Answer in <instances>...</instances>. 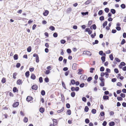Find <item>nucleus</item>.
Returning a JSON list of instances; mask_svg holds the SVG:
<instances>
[{
    "label": "nucleus",
    "instance_id": "f257e3e1",
    "mask_svg": "<svg viewBox=\"0 0 126 126\" xmlns=\"http://www.w3.org/2000/svg\"><path fill=\"white\" fill-rule=\"evenodd\" d=\"M85 30L86 32H88L89 34H91L92 32V31L90 30V29L89 28H86Z\"/></svg>",
    "mask_w": 126,
    "mask_h": 126
},
{
    "label": "nucleus",
    "instance_id": "f03ea898",
    "mask_svg": "<svg viewBox=\"0 0 126 126\" xmlns=\"http://www.w3.org/2000/svg\"><path fill=\"white\" fill-rule=\"evenodd\" d=\"M32 99L33 98L32 97L28 96L27 97L26 100L27 101L29 102L31 100H32Z\"/></svg>",
    "mask_w": 126,
    "mask_h": 126
},
{
    "label": "nucleus",
    "instance_id": "7ed1b4c3",
    "mask_svg": "<svg viewBox=\"0 0 126 126\" xmlns=\"http://www.w3.org/2000/svg\"><path fill=\"white\" fill-rule=\"evenodd\" d=\"M77 67V64L75 63H74L72 66V68L73 69L76 70Z\"/></svg>",
    "mask_w": 126,
    "mask_h": 126
},
{
    "label": "nucleus",
    "instance_id": "20e7f679",
    "mask_svg": "<svg viewBox=\"0 0 126 126\" xmlns=\"http://www.w3.org/2000/svg\"><path fill=\"white\" fill-rule=\"evenodd\" d=\"M19 104V103L18 102H16L13 104V106L14 107H16L18 106Z\"/></svg>",
    "mask_w": 126,
    "mask_h": 126
},
{
    "label": "nucleus",
    "instance_id": "39448f33",
    "mask_svg": "<svg viewBox=\"0 0 126 126\" xmlns=\"http://www.w3.org/2000/svg\"><path fill=\"white\" fill-rule=\"evenodd\" d=\"M32 88L33 89L36 90L38 88V86L36 85H33L32 86Z\"/></svg>",
    "mask_w": 126,
    "mask_h": 126
},
{
    "label": "nucleus",
    "instance_id": "423d86ee",
    "mask_svg": "<svg viewBox=\"0 0 126 126\" xmlns=\"http://www.w3.org/2000/svg\"><path fill=\"white\" fill-rule=\"evenodd\" d=\"M85 52V54L89 56H91V53L90 51H84V52Z\"/></svg>",
    "mask_w": 126,
    "mask_h": 126
},
{
    "label": "nucleus",
    "instance_id": "0eeeda50",
    "mask_svg": "<svg viewBox=\"0 0 126 126\" xmlns=\"http://www.w3.org/2000/svg\"><path fill=\"white\" fill-rule=\"evenodd\" d=\"M22 83V81L20 79H18L16 83L18 85H20Z\"/></svg>",
    "mask_w": 126,
    "mask_h": 126
},
{
    "label": "nucleus",
    "instance_id": "6e6552de",
    "mask_svg": "<svg viewBox=\"0 0 126 126\" xmlns=\"http://www.w3.org/2000/svg\"><path fill=\"white\" fill-rule=\"evenodd\" d=\"M49 13V11L48 10H46L43 13V15L45 16H47Z\"/></svg>",
    "mask_w": 126,
    "mask_h": 126
},
{
    "label": "nucleus",
    "instance_id": "1a4fd4ad",
    "mask_svg": "<svg viewBox=\"0 0 126 126\" xmlns=\"http://www.w3.org/2000/svg\"><path fill=\"white\" fill-rule=\"evenodd\" d=\"M109 97L107 95H104L103 97V99L104 100H109Z\"/></svg>",
    "mask_w": 126,
    "mask_h": 126
},
{
    "label": "nucleus",
    "instance_id": "9d476101",
    "mask_svg": "<svg viewBox=\"0 0 126 126\" xmlns=\"http://www.w3.org/2000/svg\"><path fill=\"white\" fill-rule=\"evenodd\" d=\"M80 77L84 80L86 79L87 78V77L85 75H81Z\"/></svg>",
    "mask_w": 126,
    "mask_h": 126
},
{
    "label": "nucleus",
    "instance_id": "9b49d317",
    "mask_svg": "<svg viewBox=\"0 0 126 126\" xmlns=\"http://www.w3.org/2000/svg\"><path fill=\"white\" fill-rule=\"evenodd\" d=\"M72 9L71 8H68L66 10V12L67 13H70L72 11Z\"/></svg>",
    "mask_w": 126,
    "mask_h": 126
},
{
    "label": "nucleus",
    "instance_id": "f8f14e48",
    "mask_svg": "<svg viewBox=\"0 0 126 126\" xmlns=\"http://www.w3.org/2000/svg\"><path fill=\"white\" fill-rule=\"evenodd\" d=\"M115 125V123L113 122H110L109 123V125L110 126H113Z\"/></svg>",
    "mask_w": 126,
    "mask_h": 126
},
{
    "label": "nucleus",
    "instance_id": "ddd939ff",
    "mask_svg": "<svg viewBox=\"0 0 126 126\" xmlns=\"http://www.w3.org/2000/svg\"><path fill=\"white\" fill-rule=\"evenodd\" d=\"M31 79H33L34 80L36 78V76L34 75V74H32L31 75Z\"/></svg>",
    "mask_w": 126,
    "mask_h": 126
},
{
    "label": "nucleus",
    "instance_id": "4468645a",
    "mask_svg": "<svg viewBox=\"0 0 126 126\" xmlns=\"http://www.w3.org/2000/svg\"><path fill=\"white\" fill-rule=\"evenodd\" d=\"M39 111L43 113L45 111V109L43 108H40L39 109Z\"/></svg>",
    "mask_w": 126,
    "mask_h": 126
},
{
    "label": "nucleus",
    "instance_id": "2eb2a0df",
    "mask_svg": "<svg viewBox=\"0 0 126 126\" xmlns=\"http://www.w3.org/2000/svg\"><path fill=\"white\" fill-rule=\"evenodd\" d=\"M25 75L27 78H28L29 75V71H27L25 73Z\"/></svg>",
    "mask_w": 126,
    "mask_h": 126
},
{
    "label": "nucleus",
    "instance_id": "dca6fc26",
    "mask_svg": "<svg viewBox=\"0 0 126 126\" xmlns=\"http://www.w3.org/2000/svg\"><path fill=\"white\" fill-rule=\"evenodd\" d=\"M81 14L83 16H84L86 15H88V12H82Z\"/></svg>",
    "mask_w": 126,
    "mask_h": 126
},
{
    "label": "nucleus",
    "instance_id": "f3484780",
    "mask_svg": "<svg viewBox=\"0 0 126 126\" xmlns=\"http://www.w3.org/2000/svg\"><path fill=\"white\" fill-rule=\"evenodd\" d=\"M13 91L15 93L17 92L18 91V90L17 89L16 87H14L13 88Z\"/></svg>",
    "mask_w": 126,
    "mask_h": 126
},
{
    "label": "nucleus",
    "instance_id": "a211bd4d",
    "mask_svg": "<svg viewBox=\"0 0 126 126\" xmlns=\"http://www.w3.org/2000/svg\"><path fill=\"white\" fill-rule=\"evenodd\" d=\"M110 12L113 14H114L116 13V11L114 9H111L110 10Z\"/></svg>",
    "mask_w": 126,
    "mask_h": 126
},
{
    "label": "nucleus",
    "instance_id": "6ab92c4d",
    "mask_svg": "<svg viewBox=\"0 0 126 126\" xmlns=\"http://www.w3.org/2000/svg\"><path fill=\"white\" fill-rule=\"evenodd\" d=\"M14 58L15 60H17L18 59V56L17 54H16L14 56Z\"/></svg>",
    "mask_w": 126,
    "mask_h": 126
},
{
    "label": "nucleus",
    "instance_id": "aec40b11",
    "mask_svg": "<svg viewBox=\"0 0 126 126\" xmlns=\"http://www.w3.org/2000/svg\"><path fill=\"white\" fill-rule=\"evenodd\" d=\"M31 46H29L27 48V51L28 52H30L31 51Z\"/></svg>",
    "mask_w": 126,
    "mask_h": 126
},
{
    "label": "nucleus",
    "instance_id": "412c9836",
    "mask_svg": "<svg viewBox=\"0 0 126 126\" xmlns=\"http://www.w3.org/2000/svg\"><path fill=\"white\" fill-rule=\"evenodd\" d=\"M107 21H106L103 24V28H104L105 26L107 25Z\"/></svg>",
    "mask_w": 126,
    "mask_h": 126
},
{
    "label": "nucleus",
    "instance_id": "4be33fe9",
    "mask_svg": "<svg viewBox=\"0 0 126 126\" xmlns=\"http://www.w3.org/2000/svg\"><path fill=\"white\" fill-rule=\"evenodd\" d=\"M53 122L54 124L55 125H56L57 124V120L55 119H53Z\"/></svg>",
    "mask_w": 126,
    "mask_h": 126
},
{
    "label": "nucleus",
    "instance_id": "5701e85b",
    "mask_svg": "<svg viewBox=\"0 0 126 126\" xmlns=\"http://www.w3.org/2000/svg\"><path fill=\"white\" fill-rule=\"evenodd\" d=\"M89 110V108L87 106H86L85 108L84 111L86 112H87Z\"/></svg>",
    "mask_w": 126,
    "mask_h": 126
},
{
    "label": "nucleus",
    "instance_id": "b1692460",
    "mask_svg": "<svg viewBox=\"0 0 126 126\" xmlns=\"http://www.w3.org/2000/svg\"><path fill=\"white\" fill-rule=\"evenodd\" d=\"M109 57L111 60L112 61L113 60V56L112 54H111L110 55Z\"/></svg>",
    "mask_w": 126,
    "mask_h": 126
},
{
    "label": "nucleus",
    "instance_id": "393cba45",
    "mask_svg": "<svg viewBox=\"0 0 126 126\" xmlns=\"http://www.w3.org/2000/svg\"><path fill=\"white\" fill-rule=\"evenodd\" d=\"M121 7L122 9H124L126 8V5L125 4H123L121 5Z\"/></svg>",
    "mask_w": 126,
    "mask_h": 126
},
{
    "label": "nucleus",
    "instance_id": "a878e982",
    "mask_svg": "<svg viewBox=\"0 0 126 126\" xmlns=\"http://www.w3.org/2000/svg\"><path fill=\"white\" fill-rule=\"evenodd\" d=\"M49 29L52 31H54L55 30L54 27L52 26H50L49 27Z\"/></svg>",
    "mask_w": 126,
    "mask_h": 126
},
{
    "label": "nucleus",
    "instance_id": "bb28decb",
    "mask_svg": "<svg viewBox=\"0 0 126 126\" xmlns=\"http://www.w3.org/2000/svg\"><path fill=\"white\" fill-rule=\"evenodd\" d=\"M71 96L73 97H74L75 95V93L74 92H72L71 94Z\"/></svg>",
    "mask_w": 126,
    "mask_h": 126
},
{
    "label": "nucleus",
    "instance_id": "cd10ccee",
    "mask_svg": "<svg viewBox=\"0 0 126 126\" xmlns=\"http://www.w3.org/2000/svg\"><path fill=\"white\" fill-rule=\"evenodd\" d=\"M105 57H102L101 58V59L103 62H104L105 61Z\"/></svg>",
    "mask_w": 126,
    "mask_h": 126
},
{
    "label": "nucleus",
    "instance_id": "c85d7f7f",
    "mask_svg": "<svg viewBox=\"0 0 126 126\" xmlns=\"http://www.w3.org/2000/svg\"><path fill=\"white\" fill-rule=\"evenodd\" d=\"M64 109V108L63 107L61 110H58L57 112L58 113H60L62 112H63V111Z\"/></svg>",
    "mask_w": 126,
    "mask_h": 126
},
{
    "label": "nucleus",
    "instance_id": "c756f323",
    "mask_svg": "<svg viewBox=\"0 0 126 126\" xmlns=\"http://www.w3.org/2000/svg\"><path fill=\"white\" fill-rule=\"evenodd\" d=\"M91 112L95 114L96 112V110L94 109H93L92 110Z\"/></svg>",
    "mask_w": 126,
    "mask_h": 126
},
{
    "label": "nucleus",
    "instance_id": "7c9ffc66",
    "mask_svg": "<svg viewBox=\"0 0 126 126\" xmlns=\"http://www.w3.org/2000/svg\"><path fill=\"white\" fill-rule=\"evenodd\" d=\"M103 13V11L102 10H99L98 12V14L99 15H101Z\"/></svg>",
    "mask_w": 126,
    "mask_h": 126
},
{
    "label": "nucleus",
    "instance_id": "2f4dec72",
    "mask_svg": "<svg viewBox=\"0 0 126 126\" xmlns=\"http://www.w3.org/2000/svg\"><path fill=\"white\" fill-rule=\"evenodd\" d=\"M92 79V77H89L88 78L87 80V81L88 82H90Z\"/></svg>",
    "mask_w": 126,
    "mask_h": 126
},
{
    "label": "nucleus",
    "instance_id": "473e14b6",
    "mask_svg": "<svg viewBox=\"0 0 126 126\" xmlns=\"http://www.w3.org/2000/svg\"><path fill=\"white\" fill-rule=\"evenodd\" d=\"M28 121V119L26 117H25L24 119V121L25 123H27Z\"/></svg>",
    "mask_w": 126,
    "mask_h": 126
},
{
    "label": "nucleus",
    "instance_id": "72a5a7b5",
    "mask_svg": "<svg viewBox=\"0 0 126 126\" xmlns=\"http://www.w3.org/2000/svg\"><path fill=\"white\" fill-rule=\"evenodd\" d=\"M17 73L16 72H15L13 73V77L14 79H16V77L15 76L17 75Z\"/></svg>",
    "mask_w": 126,
    "mask_h": 126
},
{
    "label": "nucleus",
    "instance_id": "f704fd0d",
    "mask_svg": "<svg viewBox=\"0 0 126 126\" xmlns=\"http://www.w3.org/2000/svg\"><path fill=\"white\" fill-rule=\"evenodd\" d=\"M71 83L73 85L75 83V81L74 80L72 79L71 81Z\"/></svg>",
    "mask_w": 126,
    "mask_h": 126
},
{
    "label": "nucleus",
    "instance_id": "c9c22d12",
    "mask_svg": "<svg viewBox=\"0 0 126 126\" xmlns=\"http://www.w3.org/2000/svg\"><path fill=\"white\" fill-rule=\"evenodd\" d=\"M99 19L101 21H103L104 19V18L103 16H101L100 17Z\"/></svg>",
    "mask_w": 126,
    "mask_h": 126
},
{
    "label": "nucleus",
    "instance_id": "e433bc0d",
    "mask_svg": "<svg viewBox=\"0 0 126 126\" xmlns=\"http://www.w3.org/2000/svg\"><path fill=\"white\" fill-rule=\"evenodd\" d=\"M91 0H88L85 2V4H88L91 2Z\"/></svg>",
    "mask_w": 126,
    "mask_h": 126
},
{
    "label": "nucleus",
    "instance_id": "4c0bfd02",
    "mask_svg": "<svg viewBox=\"0 0 126 126\" xmlns=\"http://www.w3.org/2000/svg\"><path fill=\"white\" fill-rule=\"evenodd\" d=\"M104 10L107 13H108L109 11V9L108 8H106Z\"/></svg>",
    "mask_w": 126,
    "mask_h": 126
},
{
    "label": "nucleus",
    "instance_id": "58836bf2",
    "mask_svg": "<svg viewBox=\"0 0 126 126\" xmlns=\"http://www.w3.org/2000/svg\"><path fill=\"white\" fill-rule=\"evenodd\" d=\"M105 69L103 66L101 67L100 68V71L101 72H103L104 70Z\"/></svg>",
    "mask_w": 126,
    "mask_h": 126
},
{
    "label": "nucleus",
    "instance_id": "ea45409f",
    "mask_svg": "<svg viewBox=\"0 0 126 126\" xmlns=\"http://www.w3.org/2000/svg\"><path fill=\"white\" fill-rule=\"evenodd\" d=\"M95 69L94 68H91L90 69V72L91 73H93V71Z\"/></svg>",
    "mask_w": 126,
    "mask_h": 126
},
{
    "label": "nucleus",
    "instance_id": "a19ab883",
    "mask_svg": "<svg viewBox=\"0 0 126 126\" xmlns=\"http://www.w3.org/2000/svg\"><path fill=\"white\" fill-rule=\"evenodd\" d=\"M98 43V41L97 40H95V41L94 42H93L92 43L93 45H94L95 44H97Z\"/></svg>",
    "mask_w": 126,
    "mask_h": 126
},
{
    "label": "nucleus",
    "instance_id": "79ce46f5",
    "mask_svg": "<svg viewBox=\"0 0 126 126\" xmlns=\"http://www.w3.org/2000/svg\"><path fill=\"white\" fill-rule=\"evenodd\" d=\"M41 94L42 95H44L45 94V91L44 90L42 91L41 92Z\"/></svg>",
    "mask_w": 126,
    "mask_h": 126
},
{
    "label": "nucleus",
    "instance_id": "37998d69",
    "mask_svg": "<svg viewBox=\"0 0 126 126\" xmlns=\"http://www.w3.org/2000/svg\"><path fill=\"white\" fill-rule=\"evenodd\" d=\"M53 35L54 37H56L58 36V34L57 32H54L53 34Z\"/></svg>",
    "mask_w": 126,
    "mask_h": 126
},
{
    "label": "nucleus",
    "instance_id": "c03bdc74",
    "mask_svg": "<svg viewBox=\"0 0 126 126\" xmlns=\"http://www.w3.org/2000/svg\"><path fill=\"white\" fill-rule=\"evenodd\" d=\"M67 52L68 53L70 54L71 52V51L70 49L68 48L67 50Z\"/></svg>",
    "mask_w": 126,
    "mask_h": 126
},
{
    "label": "nucleus",
    "instance_id": "a18cd8bd",
    "mask_svg": "<svg viewBox=\"0 0 126 126\" xmlns=\"http://www.w3.org/2000/svg\"><path fill=\"white\" fill-rule=\"evenodd\" d=\"M89 122L90 121L88 118H86L85 120V122L87 124H88L89 123Z\"/></svg>",
    "mask_w": 126,
    "mask_h": 126
},
{
    "label": "nucleus",
    "instance_id": "49530a36",
    "mask_svg": "<svg viewBox=\"0 0 126 126\" xmlns=\"http://www.w3.org/2000/svg\"><path fill=\"white\" fill-rule=\"evenodd\" d=\"M60 42L62 44H64L66 42V41L64 40H61Z\"/></svg>",
    "mask_w": 126,
    "mask_h": 126
},
{
    "label": "nucleus",
    "instance_id": "de8ad7c7",
    "mask_svg": "<svg viewBox=\"0 0 126 126\" xmlns=\"http://www.w3.org/2000/svg\"><path fill=\"white\" fill-rule=\"evenodd\" d=\"M39 81L40 83H42L43 82V79L42 77H40L39 78Z\"/></svg>",
    "mask_w": 126,
    "mask_h": 126
},
{
    "label": "nucleus",
    "instance_id": "09e8293b",
    "mask_svg": "<svg viewBox=\"0 0 126 126\" xmlns=\"http://www.w3.org/2000/svg\"><path fill=\"white\" fill-rule=\"evenodd\" d=\"M6 80L5 78H2L1 80L2 82L4 83L5 82Z\"/></svg>",
    "mask_w": 126,
    "mask_h": 126
},
{
    "label": "nucleus",
    "instance_id": "8fccbe9b",
    "mask_svg": "<svg viewBox=\"0 0 126 126\" xmlns=\"http://www.w3.org/2000/svg\"><path fill=\"white\" fill-rule=\"evenodd\" d=\"M100 115L101 116H103L105 115V113L104 111H102L100 113Z\"/></svg>",
    "mask_w": 126,
    "mask_h": 126
},
{
    "label": "nucleus",
    "instance_id": "3c124183",
    "mask_svg": "<svg viewBox=\"0 0 126 126\" xmlns=\"http://www.w3.org/2000/svg\"><path fill=\"white\" fill-rule=\"evenodd\" d=\"M114 72L116 73H118L119 72L117 68L114 69Z\"/></svg>",
    "mask_w": 126,
    "mask_h": 126
},
{
    "label": "nucleus",
    "instance_id": "603ef678",
    "mask_svg": "<svg viewBox=\"0 0 126 126\" xmlns=\"http://www.w3.org/2000/svg\"><path fill=\"white\" fill-rule=\"evenodd\" d=\"M62 85L63 86V87L65 89H66V86H65V85L64 83V82H62Z\"/></svg>",
    "mask_w": 126,
    "mask_h": 126
},
{
    "label": "nucleus",
    "instance_id": "864d4df0",
    "mask_svg": "<svg viewBox=\"0 0 126 126\" xmlns=\"http://www.w3.org/2000/svg\"><path fill=\"white\" fill-rule=\"evenodd\" d=\"M45 81L46 82H48L49 81V79L48 78H46L45 79Z\"/></svg>",
    "mask_w": 126,
    "mask_h": 126
},
{
    "label": "nucleus",
    "instance_id": "5fc2aeb1",
    "mask_svg": "<svg viewBox=\"0 0 126 126\" xmlns=\"http://www.w3.org/2000/svg\"><path fill=\"white\" fill-rule=\"evenodd\" d=\"M126 42V41L124 39H123L121 41V44L123 45Z\"/></svg>",
    "mask_w": 126,
    "mask_h": 126
},
{
    "label": "nucleus",
    "instance_id": "6e6d98bb",
    "mask_svg": "<svg viewBox=\"0 0 126 126\" xmlns=\"http://www.w3.org/2000/svg\"><path fill=\"white\" fill-rule=\"evenodd\" d=\"M83 71V70L81 69H79V72H78V74H81L82 73L81 72H82V71Z\"/></svg>",
    "mask_w": 126,
    "mask_h": 126
},
{
    "label": "nucleus",
    "instance_id": "4d7b16f0",
    "mask_svg": "<svg viewBox=\"0 0 126 126\" xmlns=\"http://www.w3.org/2000/svg\"><path fill=\"white\" fill-rule=\"evenodd\" d=\"M69 72V71H67L65 73V76H67L68 75Z\"/></svg>",
    "mask_w": 126,
    "mask_h": 126
},
{
    "label": "nucleus",
    "instance_id": "13d9d810",
    "mask_svg": "<svg viewBox=\"0 0 126 126\" xmlns=\"http://www.w3.org/2000/svg\"><path fill=\"white\" fill-rule=\"evenodd\" d=\"M117 98L118 101H121L123 100V98L120 97H117Z\"/></svg>",
    "mask_w": 126,
    "mask_h": 126
},
{
    "label": "nucleus",
    "instance_id": "bf43d9fd",
    "mask_svg": "<svg viewBox=\"0 0 126 126\" xmlns=\"http://www.w3.org/2000/svg\"><path fill=\"white\" fill-rule=\"evenodd\" d=\"M68 114L69 115H71V110H68L67 111Z\"/></svg>",
    "mask_w": 126,
    "mask_h": 126
},
{
    "label": "nucleus",
    "instance_id": "052dcab7",
    "mask_svg": "<svg viewBox=\"0 0 126 126\" xmlns=\"http://www.w3.org/2000/svg\"><path fill=\"white\" fill-rule=\"evenodd\" d=\"M115 60L117 62H120L121 61L118 58H115Z\"/></svg>",
    "mask_w": 126,
    "mask_h": 126
},
{
    "label": "nucleus",
    "instance_id": "680f3d73",
    "mask_svg": "<svg viewBox=\"0 0 126 126\" xmlns=\"http://www.w3.org/2000/svg\"><path fill=\"white\" fill-rule=\"evenodd\" d=\"M107 124V122L106 121H104L102 123V125L103 126H106Z\"/></svg>",
    "mask_w": 126,
    "mask_h": 126
},
{
    "label": "nucleus",
    "instance_id": "e2e57ef3",
    "mask_svg": "<svg viewBox=\"0 0 126 126\" xmlns=\"http://www.w3.org/2000/svg\"><path fill=\"white\" fill-rule=\"evenodd\" d=\"M63 57H62V56H60L59 57V58L58 60H59V61H61L63 60Z\"/></svg>",
    "mask_w": 126,
    "mask_h": 126
},
{
    "label": "nucleus",
    "instance_id": "0e129e2a",
    "mask_svg": "<svg viewBox=\"0 0 126 126\" xmlns=\"http://www.w3.org/2000/svg\"><path fill=\"white\" fill-rule=\"evenodd\" d=\"M116 29L118 31H119L121 30V27L119 26L116 27Z\"/></svg>",
    "mask_w": 126,
    "mask_h": 126
},
{
    "label": "nucleus",
    "instance_id": "69168bd1",
    "mask_svg": "<svg viewBox=\"0 0 126 126\" xmlns=\"http://www.w3.org/2000/svg\"><path fill=\"white\" fill-rule=\"evenodd\" d=\"M120 96L123 97V98H124L125 97V94H124L123 93H121L120 94Z\"/></svg>",
    "mask_w": 126,
    "mask_h": 126
},
{
    "label": "nucleus",
    "instance_id": "338daca9",
    "mask_svg": "<svg viewBox=\"0 0 126 126\" xmlns=\"http://www.w3.org/2000/svg\"><path fill=\"white\" fill-rule=\"evenodd\" d=\"M20 63H18L16 64V67L17 68H19L20 67Z\"/></svg>",
    "mask_w": 126,
    "mask_h": 126
},
{
    "label": "nucleus",
    "instance_id": "774afa93",
    "mask_svg": "<svg viewBox=\"0 0 126 126\" xmlns=\"http://www.w3.org/2000/svg\"><path fill=\"white\" fill-rule=\"evenodd\" d=\"M122 106L124 107H126V103L125 102H123L122 104Z\"/></svg>",
    "mask_w": 126,
    "mask_h": 126
}]
</instances>
